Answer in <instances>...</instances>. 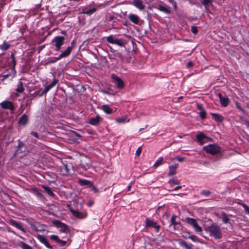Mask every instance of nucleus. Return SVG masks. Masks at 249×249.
<instances>
[{"mask_svg": "<svg viewBox=\"0 0 249 249\" xmlns=\"http://www.w3.org/2000/svg\"><path fill=\"white\" fill-rule=\"evenodd\" d=\"M200 117L202 119H204L206 118V111L205 110H201L199 113Z\"/></svg>", "mask_w": 249, "mask_h": 249, "instance_id": "a18cd8bd", "label": "nucleus"}, {"mask_svg": "<svg viewBox=\"0 0 249 249\" xmlns=\"http://www.w3.org/2000/svg\"><path fill=\"white\" fill-rule=\"evenodd\" d=\"M116 122L118 123H124L125 122H128L129 121V119H127V117H123L121 118H119L116 119Z\"/></svg>", "mask_w": 249, "mask_h": 249, "instance_id": "f704fd0d", "label": "nucleus"}, {"mask_svg": "<svg viewBox=\"0 0 249 249\" xmlns=\"http://www.w3.org/2000/svg\"><path fill=\"white\" fill-rule=\"evenodd\" d=\"M31 134L32 135L34 136V137H35L36 138H38V135L37 132H34V131H32L31 132Z\"/></svg>", "mask_w": 249, "mask_h": 249, "instance_id": "bf43d9fd", "label": "nucleus"}, {"mask_svg": "<svg viewBox=\"0 0 249 249\" xmlns=\"http://www.w3.org/2000/svg\"><path fill=\"white\" fill-rule=\"evenodd\" d=\"M169 182L170 184H178L180 183L179 180L177 178L170 179Z\"/></svg>", "mask_w": 249, "mask_h": 249, "instance_id": "a19ab883", "label": "nucleus"}, {"mask_svg": "<svg viewBox=\"0 0 249 249\" xmlns=\"http://www.w3.org/2000/svg\"><path fill=\"white\" fill-rule=\"evenodd\" d=\"M102 118L99 116L97 115L95 117H92L89 119L88 123L92 125H98Z\"/></svg>", "mask_w": 249, "mask_h": 249, "instance_id": "f8f14e48", "label": "nucleus"}, {"mask_svg": "<svg viewBox=\"0 0 249 249\" xmlns=\"http://www.w3.org/2000/svg\"><path fill=\"white\" fill-rule=\"evenodd\" d=\"M111 78L116 82L117 87L119 89H122L124 87V81L115 74H112Z\"/></svg>", "mask_w": 249, "mask_h": 249, "instance_id": "9d476101", "label": "nucleus"}, {"mask_svg": "<svg viewBox=\"0 0 249 249\" xmlns=\"http://www.w3.org/2000/svg\"><path fill=\"white\" fill-rule=\"evenodd\" d=\"M50 238L53 240L55 241L57 243L59 242V241L60 240L58 238V236L57 235H51Z\"/></svg>", "mask_w": 249, "mask_h": 249, "instance_id": "09e8293b", "label": "nucleus"}, {"mask_svg": "<svg viewBox=\"0 0 249 249\" xmlns=\"http://www.w3.org/2000/svg\"><path fill=\"white\" fill-rule=\"evenodd\" d=\"M178 166V163L169 166V172L168 173V176H172L176 174V169Z\"/></svg>", "mask_w": 249, "mask_h": 249, "instance_id": "6ab92c4d", "label": "nucleus"}, {"mask_svg": "<svg viewBox=\"0 0 249 249\" xmlns=\"http://www.w3.org/2000/svg\"><path fill=\"white\" fill-rule=\"evenodd\" d=\"M205 230L209 232L211 236L213 237L215 239H221L222 237L221 229L215 223H213L212 225L208 226L205 228Z\"/></svg>", "mask_w": 249, "mask_h": 249, "instance_id": "f257e3e1", "label": "nucleus"}, {"mask_svg": "<svg viewBox=\"0 0 249 249\" xmlns=\"http://www.w3.org/2000/svg\"><path fill=\"white\" fill-rule=\"evenodd\" d=\"M185 221L189 225L192 226L196 232H199L202 231V228L198 225L196 219L187 217L185 218Z\"/></svg>", "mask_w": 249, "mask_h": 249, "instance_id": "20e7f679", "label": "nucleus"}, {"mask_svg": "<svg viewBox=\"0 0 249 249\" xmlns=\"http://www.w3.org/2000/svg\"><path fill=\"white\" fill-rule=\"evenodd\" d=\"M141 152H142V147H139L137 151H136V155L137 156H139L140 154L141 153Z\"/></svg>", "mask_w": 249, "mask_h": 249, "instance_id": "4d7b16f0", "label": "nucleus"}, {"mask_svg": "<svg viewBox=\"0 0 249 249\" xmlns=\"http://www.w3.org/2000/svg\"><path fill=\"white\" fill-rule=\"evenodd\" d=\"M182 188L181 186H178L175 188L174 190H178V189H180Z\"/></svg>", "mask_w": 249, "mask_h": 249, "instance_id": "774afa93", "label": "nucleus"}, {"mask_svg": "<svg viewBox=\"0 0 249 249\" xmlns=\"http://www.w3.org/2000/svg\"><path fill=\"white\" fill-rule=\"evenodd\" d=\"M72 50L71 48L67 47V49L62 52L59 55V57L60 59L68 56L71 53Z\"/></svg>", "mask_w": 249, "mask_h": 249, "instance_id": "aec40b11", "label": "nucleus"}, {"mask_svg": "<svg viewBox=\"0 0 249 249\" xmlns=\"http://www.w3.org/2000/svg\"><path fill=\"white\" fill-rule=\"evenodd\" d=\"M42 187L49 196H54V194L52 191L51 188L45 185H42Z\"/></svg>", "mask_w": 249, "mask_h": 249, "instance_id": "c85d7f7f", "label": "nucleus"}, {"mask_svg": "<svg viewBox=\"0 0 249 249\" xmlns=\"http://www.w3.org/2000/svg\"><path fill=\"white\" fill-rule=\"evenodd\" d=\"M200 194L205 196H209L211 195V192L209 190H204L201 192Z\"/></svg>", "mask_w": 249, "mask_h": 249, "instance_id": "58836bf2", "label": "nucleus"}, {"mask_svg": "<svg viewBox=\"0 0 249 249\" xmlns=\"http://www.w3.org/2000/svg\"><path fill=\"white\" fill-rule=\"evenodd\" d=\"M179 245L185 249H192V244L188 245L185 241H182L179 242Z\"/></svg>", "mask_w": 249, "mask_h": 249, "instance_id": "c756f323", "label": "nucleus"}, {"mask_svg": "<svg viewBox=\"0 0 249 249\" xmlns=\"http://www.w3.org/2000/svg\"><path fill=\"white\" fill-rule=\"evenodd\" d=\"M19 246L22 249H32V247L26 244L25 243L22 241H21L19 243Z\"/></svg>", "mask_w": 249, "mask_h": 249, "instance_id": "473e14b6", "label": "nucleus"}, {"mask_svg": "<svg viewBox=\"0 0 249 249\" xmlns=\"http://www.w3.org/2000/svg\"><path fill=\"white\" fill-rule=\"evenodd\" d=\"M193 64L191 61H189L187 64V67L188 68L191 67L193 66Z\"/></svg>", "mask_w": 249, "mask_h": 249, "instance_id": "e2e57ef3", "label": "nucleus"}, {"mask_svg": "<svg viewBox=\"0 0 249 249\" xmlns=\"http://www.w3.org/2000/svg\"><path fill=\"white\" fill-rule=\"evenodd\" d=\"M201 2L205 7L207 8L209 5H212V0H202Z\"/></svg>", "mask_w": 249, "mask_h": 249, "instance_id": "c9c22d12", "label": "nucleus"}, {"mask_svg": "<svg viewBox=\"0 0 249 249\" xmlns=\"http://www.w3.org/2000/svg\"><path fill=\"white\" fill-rule=\"evenodd\" d=\"M24 90L22 82L20 80L18 82V87L16 89V91L18 93H22Z\"/></svg>", "mask_w": 249, "mask_h": 249, "instance_id": "cd10ccee", "label": "nucleus"}, {"mask_svg": "<svg viewBox=\"0 0 249 249\" xmlns=\"http://www.w3.org/2000/svg\"><path fill=\"white\" fill-rule=\"evenodd\" d=\"M203 149L207 153L212 155L218 154L221 151V147L215 144H210L203 147Z\"/></svg>", "mask_w": 249, "mask_h": 249, "instance_id": "f03ea898", "label": "nucleus"}, {"mask_svg": "<svg viewBox=\"0 0 249 249\" xmlns=\"http://www.w3.org/2000/svg\"><path fill=\"white\" fill-rule=\"evenodd\" d=\"M196 107H197V109H199L200 111L201 110H204L203 107V106H202V105L201 104H196Z\"/></svg>", "mask_w": 249, "mask_h": 249, "instance_id": "13d9d810", "label": "nucleus"}, {"mask_svg": "<svg viewBox=\"0 0 249 249\" xmlns=\"http://www.w3.org/2000/svg\"><path fill=\"white\" fill-rule=\"evenodd\" d=\"M240 205L244 208L245 212L249 214V207L245 203H241Z\"/></svg>", "mask_w": 249, "mask_h": 249, "instance_id": "37998d69", "label": "nucleus"}, {"mask_svg": "<svg viewBox=\"0 0 249 249\" xmlns=\"http://www.w3.org/2000/svg\"><path fill=\"white\" fill-rule=\"evenodd\" d=\"M196 139L198 142L201 144H203L204 142V139L207 138V137L204 135L202 133H198L196 136Z\"/></svg>", "mask_w": 249, "mask_h": 249, "instance_id": "5701e85b", "label": "nucleus"}, {"mask_svg": "<svg viewBox=\"0 0 249 249\" xmlns=\"http://www.w3.org/2000/svg\"><path fill=\"white\" fill-rule=\"evenodd\" d=\"M0 107L4 109H9L11 113H13L15 107L12 102L5 100L0 103Z\"/></svg>", "mask_w": 249, "mask_h": 249, "instance_id": "423d86ee", "label": "nucleus"}, {"mask_svg": "<svg viewBox=\"0 0 249 249\" xmlns=\"http://www.w3.org/2000/svg\"><path fill=\"white\" fill-rule=\"evenodd\" d=\"M75 44V41L74 40H73L71 42V46H68V47L71 48V49L72 50L73 48H74Z\"/></svg>", "mask_w": 249, "mask_h": 249, "instance_id": "6e6d98bb", "label": "nucleus"}, {"mask_svg": "<svg viewBox=\"0 0 249 249\" xmlns=\"http://www.w3.org/2000/svg\"><path fill=\"white\" fill-rule=\"evenodd\" d=\"M9 223L12 226L16 227L17 229L21 230L24 232H25L24 228L20 225V224L13 219H10Z\"/></svg>", "mask_w": 249, "mask_h": 249, "instance_id": "dca6fc26", "label": "nucleus"}, {"mask_svg": "<svg viewBox=\"0 0 249 249\" xmlns=\"http://www.w3.org/2000/svg\"><path fill=\"white\" fill-rule=\"evenodd\" d=\"M65 38L63 36H56L52 40V43L54 44L55 47V50L59 51L62 46L64 44Z\"/></svg>", "mask_w": 249, "mask_h": 249, "instance_id": "7ed1b4c3", "label": "nucleus"}, {"mask_svg": "<svg viewBox=\"0 0 249 249\" xmlns=\"http://www.w3.org/2000/svg\"><path fill=\"white\" fill-rule=\"evenodd\" d=\"M149 227H153L156 229L157 231H159L160 226L157 225V223L152 220H150L149 218H146L145 220V228L148 229Z\"/></svg>", "mask_w": 249, "mask_h": 249, "instance_id": "6e6552de", "label": "nucleus"}, {"mask_svg": "<svg viewBox=\"0 0 249 249\" xmlns=\"http://www.w3.org/2000/svg\"><path fill=\"white\" fill-rule=\"evenodd\" d=\"M211 115L217 122H222L224 120V117L219 114L211 113Z\"/></svg>", "mask_w": 249, "mask_h": 249, "instance_id": "412c9836", "label": "nucleus"}, {"mask_svg": "<svg viewBox=\"0 0 249 249\" xmlns=\"http://www.w3.org/2000/svg\"><path fill=\"white\" fill-rule=\"evenodd\" d=\"M90 187H91V189L93 191H94L95 193H98V189L95 187V186H94L93 183H92V185H91L90 186Z\"/></svg>", "mask_w": 249, "mask_h": 249, "instance_id": "5fc2aeb1", "label": "nucleus"}, {"mask_svg": "<svg viewBox=\"0 0 249 249\" xmlns=\"http://www.w3.org/2000/svg\"><path fill=\"white\" fill-rule=\"evenodd\" d=\"M132 4L140 10H142L145 8V5L142 0H133Z\"/></svg>", "mask_w": 249, "mask_h": 249, "instance_id": "f3484780", "label": "nucleus"}, {"mask_svg": "<svg viewBox=\"0 0 249 249\" xmlns=\"http://www.w3.org/2000/svg\"><path fill=\"white\" fill-rule=\"evenodd\" d=\"M37 238L38 239V240L41 243L43 244L47 248L50 249H53L52 247L50 245L47 239L46 238V237L45 236L39 234L37 235Z\"/></svg>", "mask_w": 249, "mask_h": 249, "instance_id": "ddd939ff", "label": "nucleus"}, {"mask_svg": "<svg viewBox=\"0 0 249 249\" xmlns=\"http://www.w3.org/2000/svg\"><path fill=\"white\" fill-rule=\"evenodd\" d=\"M158 9L160 11H162L167 14H169L171 12L169 7L163 6L162 5H159L158 6Z\"/></svg>", "mask_w": 249, "mask_h": 249, "instance_id": "a878e982", "label": "nucleus"}, {"mask_svg": "<svg viewBox=\"0 0 249 249\" xmlns=\"http://www.w3.org/2000/svg\"><path fill=\"white\" fill-rule=\"evenodd\" d=\"M177 217V216L175 215H173L172 217H171V224L170 225H174V228H175V227L177 226V225H180V222H176L175 221V219Z\"/></svg>", "mask_w": 249, "mask_h": 249, "instance_id": "2f4dec72", "label": "nucleus"}, {"mask_svg": "<svg viewBox=\"0 0 249 249\" xmlns=\"http://www.w3.org/2000/svg\"><path fill=\"white\" fill-rule=\"evenodd\" d=\"M221 219L225 224H227L229 222L230 218L225 213H222Z\"/></svg>", "mask_w": 249, "mask_h": 249, "instance_id": "7c9ffc66", "label": "nucleus"}, {"mask_svg": "<svg viewBox=\"0 0 249 249\" xmlns=\"http://www.w3.org/2000/svg\"><path fill=\"white\" fill-rule=\"evenodd\" d=\"M163 160V158L162 157H160L158 160L156 161V162L154 163L153 166L155 168H157L160 165H161L162 164V161Z\"/></svg>", "mask_w": 249, "mask_h": 249, "instance_id": "72a5a7b5", "label": "nucleus"}, {"mask_svg": "<svg viewBox=\"0 0 249 249\" xmlns=\"http://www.w3.org/2000/svg\"><path fill=\"white\" fill-rule=\"evenodd\" d=\"M31 227L36 231H37V222L34 223H31L30 224Z\"/></svg>", "mask_w": 249, "mask_h": 249, "instance_id": "8fccbe9b", "label": "nucleus"}, {"mask_svg": "<svg viewBox=\"0 0 249 249\" xmlns=\"http://www.w3.org/2000/svg\"><path fill=\"white\" fill-rule=\"evenodd\" d=\"M101 109L107 114H110L112 113V109L107 105H103Z\"/></svg>", "mask_w": 249, "mask_h": 249, "instance_id": "393cba45", "label": "nucleus"}, {"mask_svg": "<svg viewBox=\"0 0 249 249\" xmlns=\"http://www.w3.org/2000/svg\"><path fill=\"white\" fill-rule=\"evenodd\" d=\"M107 41L111 44H114L120 47H124L125 44L124 40L123 39H117L115 38L113 35H110L106 37Z\"/></svg>", "mask_w": 249, "mask_h": 249, "instance_id": "39448f33", "label": "nucleus"}, {"mask_svg": "<svg viewBox=\"0 0 249 249\" xmlns=\"http://www.w3.org/2000/svg\"><path fill=\"white\" fill-rule=\"evenodd\" d=\"M97 10V8H91L85 12V14L88 15H90L94 13Z\"/></svg>", "mask_w": 249, "mask_h": 249, "instance_id": "79ce46f5", "label": "nucleus"}, {"mask_svg": "<svg viewBox=\"0 0 249 249\" xmlns=\"http://www.w3.org/2000/svg\"><path fill=\"white\" fill-rule=\"evenodd\" d=\"M235 105H236V107L239 110H240L241 111H242V112H245V110L244 109H243L241 106H240V104L237 102L235 103Z\"/></svg>", "mask_w": 249, "mask_h": 249, "instance_id": "de8ad7c7", "label": "nucleus"}, {"mask_svg": "<svg viewBox=\"0 0 249 249\" xmlns=\"http://www.w3.org/2000/svg\"><path fill=\"white\" fill-rule=\"evenodd\" d=\"M73 133H74V134L76 136H77V137H80V138L82 137V136H81L80 134H79L77 133L76 132L73 131Z\"/></svg>", "mask_w": 249, "mask_h": 249, "instance_id": "69168bd1", "label": "nucleus"}, {"mask_svg": "<svg viewBox=\"0 0 249 249\" xmlns=\"http://www.w3.org/2000/svg\"><path fill=\"white\" fill-rule=\"evenodd\" d=\"M188 238L194 242H198V238L195 235H189Z\"/></svg>", "mask_w": 249, "mask_h": 249, "instance_id": "ea45409f", "label": "nucleus"}, {"mask_svg": "<svg viewBox=\"0 0 249 249\" xmlns=\"http://www.w3.org/2000/svg\"><path fill=\"white\" fill-rule=\"evenodd\" d=\"M114 56L118 58L123 59L122 54H121V53H120L119 52H117L115 51V52L114 53Z\"/></svg>", "mask_w": 249, "mask_h": 249, "instance_id": "49530a36", "label": "nucleus"}, {"mask_svg": "<svg viewBox=\"0 0 249 249\" xmlns=\"http://www.w3.org/2000/svg\"><path fill=\"white\" fill-rule=\"evenodd\" d=\"M70 211L72 214H73V215L76 218H81L84 217V216H83V214L78 212V211L74 210L71 209H70Z\"/></svg>", "mask_w": 249, "mask_h": 249, "instance_id": "bb28decb", "label": "nucleus"}, {"mask_svg": "<svg viewBox=\"0 0 249 249\" xmlns=\"http://www.w3.org/2000/svg\"><path fill=\"white\" fill-rule=\"evenodd\" d=\"M60 58H59V56L58 57L51 58L50 60L47 62V64H51L52 63H55L57 60H60Z\"/></svg>", "mask_w": 249, "mask_h": 249, "instance_id": "4c0bfd02", "label": "nucleus"}, {"mask_svg": "<svg viewBox=\"0 0 249 249\" xmlns=\"http://www.w3.org/2000/svg\"><path fill=\"white\" fill-rule=\"evenodd\" d=\"M168 1L172 4L175 9H176L177 7L176 2L174 0H168Z\"/></svg>", "mask_w": 249, "mask_h": 249, "instance_id": "864d4df0", "label": "nucleus"}, {"mask_svg": "<svg viewBox=\"0 0 249 249\" xmlns=\"http://www.w3.org/2000/svg\"><path fill=\"white\" fill-rule=\"evenodd\" d=\"M28 116L24 114L19 118L18 124L20 125L25 126L28 123Z\"/></svg>", "mask_w": 249, "mask_h": 249, "instance_id": "a211bd4d", "label": "nucleus"}, {"mask_svg": "<svg viewBox=\"0 0 249 249\" xmlns=\"http://www.w3.org/2000/svg\"><path fill=\"white\" fill-rule=\"evenodd\" d=\"M58 81L56 79L54 78L53 81L49 85L46 86L43 91H42L40 96H43L46 94L52 88L54 87L56 84L58 83Z\"/></svg>", "mask_w": 249, "mask_h": 249, "instance_id": "9b49d317", "label": "nucleus"}, {"mask_svg": "<svg viewBox=\"0 0 249 249\" xmlns=\"http://www.w3.org/2000/svg\"><path fill=\"white\" fill-rule=\"evenodd\" d=\"M58 243L61 244L62 246H64L66 244V242L65 241L61 240H59Z\"/></svg>", "mask_w": 249, "mask_h": 249, "instance_id": "680f3d73", "label": "nucleus"}, {"mask_svg": "<svg viewBox=\"0 0 249 249\" xmlns=\"http://www.w3.org/2000/svg\"><path fill=\"white\" fill-rule=\"evenodd\" d=\"M12 62L13 64V69H15V67L16 65V61L15 58H13V59H12Z\"/></svg>", "mask_w": 249, "mask_h": 249, "instance_id": "052dcab7", "label": "nucleus"}, {"mask_svg": "<svg viewBox=\"0 0 249 249\" xmlns=\"http://www.w3.org/2000/svg\"><path fill=\"white\" fill-rule=\"evenodd\" d=\"M10 45L6 43H4L0 47V49L2 50L5 51L9 49Z\"/></svg>", "mask_w": 249, "mask_h": 249, "instance_id": "c03bdc74", "label": "nucleus"}, {"mask_svg": "<svg viewBox=\"0 0 249 249\" xmlns=\"http://www.w3.org/2000/svg\"><path fill=\"white\" fill-rule=\"evenodd\" d=\"M53 225L57 228H60V231L62 232H67L69 231L68 226L64 223H62L60 221L55 220L53 222Z\"/></svg>", "mask_w": 249, "mask_h": 249, "instance_id": "0eeeda50", "label": "nucleus"}, {"mask_svg": "<svg viewBox=\"0 0 249 249\" xmlns=\"http://www.w3.org/2000/svg\"><path fill=\"white\" fill-rule=\"evenodd\" d=\"M78 183L81 186H90L92 185V182L85 179H79Z\"/></svg>", "mask_w": 249, "mask_h": 249, "instance_id": "b1692460", "label": "nucleus"}, {"mask_svg": "<svg viewBox=\"0 0 249 249\" xmlns=\"http://www.w3.org/2000/svg\"><path fill=\"white\" fill-rule=\"evenodd\" d=\"M129 19L134 24H138L140 21L139 16L134 14H131L128 16Z\"/></svg>", "mask_w": 249, "mask_h": 249, "instance_id": "4be33fe9", "label": "nucleus"}, {"mask_svg": "<svg viewBox=\"0 0 249 249\" xmlns=\"http://www.w3.org/2000/svg\"><path fill=\"white\" fill-rule=\"evenodd\" d=\"M220 102L221 105L224 107H227L230 102V100L228 97H223L221 94V93H218V94Z\"/></svg>", "mask_w": 249, "mask_h": 249, "instance_id": "2eb2a0df", "label": "nucleus"}, {"mask_svg": "<svg viewBox=\"0 0 249 249\" xmlns=\"http://www.w3.org/2000/svg\"><path fill=\"white\" fill-rule=\"evenodd\" d=\"M93 204V201H89L88 202V205L89 206V207H90Z\"/></svg>", "mask_w": 249, "mask_h": 249, "instance_id": "0e129e2a", "label": "nucleus"}, {"mask_svg": "<svg viewBox=\"0 0 249 249\" xmlns=\"http://www.w3.org/2000/svg\"><path fill=\"white\" fill-rule=\"evenodd\" d=\"M174 159L177 160L179 162H182V161H183L185 159V157H178V156H177V157H176L175 158H174Z\"/></svg>", "mask_w": 249, "mask_h": 249, "instance_id": "603ef678", "label": "nucleus"}, {"mask_svg": "<svg viewBox=\"0 0 249 249\" xmlns=\"http://www.w3.org/2000/svg\"><path fill=\"white\" fill-rule=\"evenodd\" d=\"M37 231H42L45 230V226L43 224H41L38 222H37Z\"/></svg>", "mask_w": 249, "mask_h": 249, "instance_id": "e433bc0d", "label": "nucleus"}, {"mask_svg": "<svg viewBox=\"0 0 249 249\" xmlns=\"http://www.w3.org/2000/svg\"><path fill=\"white\" fill-rule=\"evenodd\" d=\"M132 183L131 182L129 185H128L127 187V190L128 191H130L131 188Z\"/></svg>", "mask_w": 249, "mask_h": 249, "instance_id": "338daca9", "label": "nucleus"}, {"mask_svg": "<svg viewBox=\"0 0 249 249\" xmlns=\"http://www.w3.org/2000/svg\"><path fill=\"white\" fill-rule=\"evenodd\" d=\"M5 72H3V74L0 75V78H1L0 80L3 82L6 79L8 78H11L10 80H12L13 78L15 76L16 71L15 69H12L10 72H9L7 73H5Z\"/></svg>", "mask_w": 249, "mask_h": 249, "instance_id": "1a4fd4ad", "label": "nucleus"}, {"mask_svg": "<svg viewBox=\"0 0 249 249\" xmlns=\"http://www.w3.org/2000/svg\"><path fill=\"white\" fill-rule=\"evenodd\" d=\"M191 31L194 34H196L198 32L197 28L196 26H192Z\"/></svg>", "mask_w": 249, "mask_h": 249, "instance_id": "3c124183", "label": "nucleus"}, {"mask_svg": "<svg viewBox=\"0 0 249 249\" xmlns=\"http://www.w3.org/2000/svg\"><path fill=\"white\" fill-rule=\"evenodd\" d=\"M18 145L17 146V150L15 152L16 154H18L19 153H22L25 151V144L21 141L18 140Z\"/></svg>", "mask_w": 249, "mask_h": 249, "instance_id": "4468645a", "label": "nucleus"}]
</instances>
